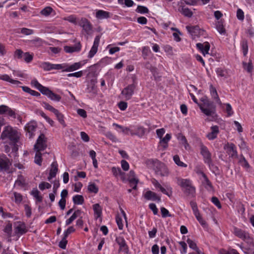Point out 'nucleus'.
Masks as SVG:
<instances>
[{
  "label": "nucleus",
  "mask_w": 254,
  "mask_h": 254,
  "mask_svg": "<svg viewBox=\"0 0 254 254\" xmlns=\"http://www.w3.org/2000/svg\"><path fill=\"white\" fill-rule=\"evenodd\" d=\"M1 139L4 140H9L13 143H16L19 139V134L18 132L10 126H7L4 127L0 136Z\"/></svg>",
  "instance_id": "obj_1"
},
{
  "label": "nucleus",
  "mask_w": 254,
  "mask_h": 254,
  "mask_svg": "<svg viewBox=\"0 0 254 254\" xmlns=\"http://www.w3.org/2000/svg\"><path fill=\"white\" fill-rule=\"evenodd\" d=\"M177 184L184 189L185 193L188 195L193 196L195 190L191 185V182L189 179H184L181 178H177Z\"/></svg>",
  "instance_id": "obj_2"
},
{
  "label": "nucleus",
  "mask_w": 254,
  "mask_h": 254,
  "mask_svg": "<svg viewBox=\"0 0 254 254\" xmlns=\"http://www.w3.org/2000/svg\"><path fill=\"white\" fill-rule=\"evenodd\" d=\"M200 100L203 103L198 104V105L201 111L206 116H213L215 114V108L212 106V104L205 97L202 98Z\"/></svg>",
  "instance_id": "obj_3"
},
{
  "label": "nucleus",
  "mask_w": 254,
  "mask_h": 254,
  "mask_svg": "<svg viewBox=\"0 0 254 254\" xmlns=\"http://www.w3.org/2000/svg\"><path fill=\"white\" fill-rule=\"evenodd\" d=\"M153 164L154 169L157 175L161 176H168L169 175V170L165 164L157 160H155Z\"/></svg>",
  "instance_id": "obj_4"
},
{
  "label": "nucleus",
  "mask_w": 254,
  "mask_h": 254,
  "mask_svg": "<svg viewBox=\"0 0 254 254\" xmlns=\"http://www.w3.org/2000/svg\"><path fill=\"white\" fill-rule=\"evenodd\" d=\"M46 138L44 134H41L38 138L36 144L34 145V150L36 151L44 150L47 147Z\"/></svg>",
  "instance_id": "obj_5"
},
{
  "label": "nucleus",
  "mask_w": 254,
  "mask_h": 254,
  "mask_svg": "<svg viewBox=\"0 0 254 254\" xmlns=\"http://www.w3.org/2000/svg\"><path fill=\"white\" fill-rule=\"evenodd\" d=\"M135 88V84L133 83L128 85L122 90V94L126 100H129L131 98Z\"/></svg>",
  "instance_id": "obj_6"
},
{
  "label": "nucleus",
  "mask_w": 254,
  "mask_h": 254,
  "mask_svg": "<svg viewBox=\"0 0 254 254\" xmlns=\"http://www.w3.org/2000/svg\"><path fill=\"white\" fill-rule=\"evenodd\" d=\"M200 153L203 156L205 163H207L209 165L211 164V155L207 148L203 144L200 145Z\"/></svg>",
  "instance_id": "obj_7"
},
{
  "label": "nucleus",
  "mask_w": 254,
  "mask_h": 254,
  "mask_svg": "<svg viewBox=\"0 0 254 254\" xmlns=\"http://www.w3.org/2000/svg\"><path fill=\"white\" fill-rule=\"evenodd\" d=\"M83 30L87 34H90L92 32V26L89 21L85 18H82L78 23Z\"/></svg>",
  "instance_id": "obj_8"
},
{
  "label": "nucleus",
  "mask_w": 254,
  "mask_h": 254,
  "mask_svg": "<svg viewBox=\"0 0 254 254\" xmlns=\"http://www.w3.org/2000/svg\"><path fill=\"white\" fill-rule=\"evenodd\" d=\"M14 227L16 234L21 235L27 232V229L24 222L17 221L14 223Z\"/></svg>",
  "instance_id": "obj_9"
},
{
  "label": "nucleus",
  "mask_w": 254,
  "mask_h": 254,
  "mask_svg": "<svg viewBox=\"0 0 254 254\" xmlns=\"http://www.w3.org/2000/svg\"><path fill=\"white\" fill-rule=\"evenodd\" d=\"M224 149L226 152L231 157L233 158L237 157V153L236 151V146L233 143H227L225 145Z\"/></svg>",
  "instance_id": "obj_10"
},
{
  "label": "nucleus",
  "mask_w": 254,
  "mask_h": 254,
  "mask_svg": "<svg viewBox=\"0 0 254 254\" xmlns=\"http://www.w3.org/2000/svg\"><path fill=\"white\" fill-rule=\"evenodd\" d=\"M10 165L11 162L5 155L0 156V171L8 170Z\"/></svg>",
  "instance_id": "obj_11"
},
{
  "label": "nucleus",
  "mask_w": 254,
  "mask_h": 254,
  "mask_svg": "<svg viewBox=\"0 0 254 254\" xmlns=\"http://www.w3.org/2000/svg\"><path fill=\"white\" fill-rule=\"evenodd\" d=\"M116 241L117 244L119 245L120 248L119 252L121 251L124 252L126 253H127L128 251V247L126 243L125 239L122 237H118L116 238Z\"/></svg>",
  "instance_id": "obj_12"
},
{
  "label": "nucleus",
  "mask_w": 254,
  "mask_h": 254,
  "mask_svg": "<svg viewBox=\"0 0 254 254\" xmlns=\"http://www.w3.org/2000/svg\"><path fill=\"white\" fill-rule=\"evenodd\" d=\"M100 39V36H97L95 38L93 45L92 46L88 56L89 58H92L97 53Z\"/></svg>",
  "instance_id": "obj_13"
},
{
  "label": "nucleus",
  "mask_w": 254,
  "mask_h": 254,
  "mask_svg": "<svg viewBox=\"0 0 254 254\" xmlns=\"http://www.w3.org/2000/svg\"><path fill=\"white\" fill-rule=\"evenodd\" d=\"M42 94L46 95L53 101L59 102L61 99V97L59 95L54 93L47 87Z\"/></svg>",
  "instance_id": "obj_14"
},
{
  "label": "nucleus",
  "mask_w": 254,
  "mask_h": 254,
  "mask_svg": "<svg viewBox=\"0 0 254 254\" xmlns=\"http://www.w3.org/2000/svg\"><path fill=\"white\" fill-rule=\"evenodd\" d=\"M234 233L236 236L243 240H248L250 239L249 234L240 229L234 228Z\"/></svg>",
  "instance_id": "obj_15"
},
{
  "label": "nucleus",
  "mask_w": 254,
  "mask_h": 254,
  "mask_svg": "<svg viewBox=\"0 0 254 254\" xmlns=\"http://www.w3.org/2000/svg\"><path fill=\"white\" fill-rule=\"evenodd\" d=\"M64 50L66 53H72L73 52H78L80 51L81 45L80 42H78L73 46H65L64 47Z\"/></svg>",
  "instance_id": "obj_16"
},
{
  "label": "nucleus",
  "mask_w": 254,
  "mask_h": 254,
  "mask_svg": "<svg viewBox=\"0 0 254 254\" xmlns=\"http://www.w3.org/2000/svg\"><path fill=\"white\" fill-rule=\"evenodd\" d=\"M37 127V124L34 122L28 123L25 126V129L28 133L29 137L31 138L33 135V132Z\"/></svg>",
  "instance_id": "obj_17"
},
{
  "label": "nucleus",
  "mask_w": 254,
  "mask_h": 254,
  "mask_svg": "<svg viewBox=\"0 0 254 254\" xmlns=\"http://www.w3.org/2000/svg\"><path fill=\"white\" fill-rule=\"evenodd\" d=\"M196 47L201 52L204 56L208 54V51L210 49V45L208 42L197 43L196 44Z\"/></svg>",
  "instance_id": "obj_18"
},
{
  "label": "nucleus",
  "mask_w": 254,
  "mask_h": 254,
  "mask_svg": "<svg viewBox=\"0 0 254 254\" xmlns=\"http://www.w3.org/2000/svg\"><path fill=\"white\" fill-rule=\"evenodd\" d=\"M144 198L147 200H151L153 201L157 200L160 201L161 200L160 197L157 196V194L151 190H148L146 192L144 195Z\"/></svg>",
  "instance_id": "obj_19"
},
{
  "label": "nucleus",
  "mask_w": 254,
  "mask_h": 254,
  "mask_svg": "<svg viewBox=\"0 0 254 254\" xmlns=\"http://www.w3.org/2000/svg\"><path fill=\"white\" fill-rule=\"evenodd\" d=\"M51 169L48 180L50 181L52 178L56 177L58 171V164L56 162H54L51 166Z\"/></svg>",
  "instance_id": "obj_20"
},
{
  "label": "nucleus",
  "mask_w": 254,
  "mask_h": 254,
  "mask_svg": "<svg viewBox=\"0 0 254 254\" xmlns=\"http://www.w3.org/2000/svg\"><path fill=\"white\" fill-rule=\"evenodd\" d=\"M218 133V127L217 126H212L211 127V132L207 134V137L209 140H213L217 137Z\"/></svg>",
  "instance_id": "obj_21"
},
{
  "label": "nucleus",
  "mask_w": 254,
  "mask_h": 254,
  "mask_svg": "<svg viewBox=\"0 0 254 254\" xmlns=\"http://www.w3.org/2000/svg\"><path fill=\"white\" fill-rule=\"evenodd\" d=\"M146 129L143 127H137L136 131L133 132L132 130L130 131V135L132 136L137 135L139 137H142L145 133Z\"/></svg>",
  "instance_id": "obj_22"
},
{
  "label": "nucleus",
  "mask_w": 254,
  "mask_h": 254,
  "mask_svg": "<svg viewBox=\"0 0 254 254\" xmlns=\"http://www.w3.org/2000/svg\"><path fill=\"white\" fill-rule=\"evenodd\" d=\"M171 138V134L167 133L164 137L161 138L159 144L161 147H162L163 149H165L168 147V142L170 140Z\"/></svg>",
  "instance_id": "obj_23"
},
{
  "label": "nucleus",
  "mask_w": 254,
  "mask_h": 254,
  "mask_svg": "<svg viewBox=\"0 0 254 254\" xmlns=\"http://www.w3.org/2000/svg\"><path fill=\"white\" fill-rule=\"evenodd\" d=\"M200 174H201L202 177L203 178V181L202 183L204 186L205 188L208 190H211L213 189L212 184L211 182L209 181L205 174L202 172H200Z\"/></svg>",
  "instance_id": "obj_24"
},
{
  "label": "nucleus",
  "mask_w": 254,
  "mask_h": 254,
  "mask_svg": "<svg viewBox=\"0 0 254 254\" xmlns=\"http://www.w3.org/2000/svg\"><path fill=\"white\" fill-rule=\"evenodd\" d=\"M151 182L152 184L156 188H159L161 192H162L163 193L169 196H170L172 193V191L171 190L170 194L166 190L162 187V186L160 184V183L156 180V179H152L151 181ZM170 190H171V188H170Z\"/></svg>",
  "instance_id": "obj_25"
},
{
  "label": "nucleus",
  "mask_w": 254,
  "mask_h": 254,
  "mask_svg": "<svg viewBox=\"0 0 254 254\" xmlns=\"http://www.w3.org/2000/svg\"><path fill=\"white\" fill-rule=\"evenodd\" d=\"M0 79L5 81L9 82L12 84L18 85L21 82L18 80H14L11 78L7 74L0 75Z\"/></svg>",
  "instance_id": "obj_26"
},
{
  "label": "nucleus",
  "mask_w": 254,
  "mask_h": 254,
  "mask_svg": "<svg viewBox=\"0 0 254 254\" xmlns=\"http://www.w3.org/2000/svg\"><path fill=\"white\" fill-rule=\"evenodd\" d=\"M210 94L212 97L216 100V101L219 104H221V101L219 98L218 95L217 91L216 88L212 86V85H210Z\"/></svg>",
  "instance_id": "obj_27"
},
{
  "label": "nucleus",
  "mask_w": 254,
  "mask_h": 254,
  "mask_svg": "<svg viewBox=\"0 0 254 254\" xmlns=\"http://www.w3.org/2000/svg\"><path fill=\"white\" fill-rule=\"evenodd\" d=\"M96 17L98 19L108 18L110 17V13L107 11L98 10L96 13Z\"/></svg>",
  "instance_id": "obj_28"
},
{
  "label": "nucleus",
  "mask_w": 254,
  "mask_h": 254,
  "mask_svg": "<svg viewBox=\"0 0 254 254\" xmlns=\"http://www.w3.org/2000/svg\"><path fill=\"white\" fill-rule=\"evenodd\" d=\"M81 66V64L80 62L75 63L73 64L66 67L64 70L67 72L73 71L79 69Z\"/></svg>",
  "instance_id": "obj_29"
},
{
  "label": "nucleus",
  "mask_w": 254,
  "mask_h": 254,
  "mask_svg": "<svg viewBox=\"0 0 254 254\" xmlns=\"http://www.w3.org/2000/svg\"><path fill=\"white\" fill-rule=\"evenodd\" d=\"M216 28L221 34H224L226 32L223 22L221 20L218 21L216 23Z\"/></svg>",
  "instance_id": "obj_30"
},
{
  "label": "nucleus",
  "mask_w": 254,
  "mask_h": 254,
  "mask_svg": "<svg viewBox=\"0 0 254 254\" xmlns=\"http://www.w3.org/2000/svg\"><path fill=\"white\" fill-rule=\"evenodd\" d=\"M113 126H115L120 129H121L122 130V132L126 134V135H128L129 134H130V131H131L132 130H131L128 127H123V126H122L121 125H119L117 124H116V123H114L113 124Z\"/></svg>",
  "instance_id": "obj_31"
},
{
  "label": "nucleus",
  "mask_w": 254,
  "mask_h": 254,
  "mask_svg": "<svg viewBox=\"0 0 254 254\" xmlns=\"http://www.w3.org/2000/svg\"><path fill=\"white\" fill-rule=\"evenodd\" d=\"M31 84L34 85L37 89H38L42 93L44 92L47 87L43 86L40 84L37 80L34 79L31 81Z\"/></svg>",
  "instance_id": "obj_32"
},
{
  "label": "nucleus",
  "mask_w": 254,
  "mask_h": 254,
  "mask_svg": "<svg viewBox=\"0 0 254 254\" xmlns=\"http://www.w3.org/2000/svg\"><path fill=\"white\" fill-rule=\"evenodd\" d=\"M181 12L185 16L191 17L192 15V12L188 8L185 6H181Z\"/></svg>",
  "instance_id": "obj_33"
},
{
  "label": "nucleus",
  "mask_w": 254,
  "mask_h": 254,
  "mask_svg": "<svg viewBox=\"0 0 254 254\" xmlns=\"http://www.w3.org/2000/svg\"><path fill=\"white\" fill-rule=\"evenodd\" d=\"M173 160L176 163V165H177L179 167H187V165L182 161H181L180 157L178 155H175L173 156Z\"/></svg>",
  "instance_id": "obj_34"
},
{
  "label": "nucleus",
  "mask_w": 254,
  "mask_h": 254,
  "mask_svg": "<svg viewBox=\"0 0 254 254\" xmlns=\"http://www.w3.org/2000/svg\"><path fill=\"white\" fill-rule=\"evenodd\" d=\"M53 11H54L51 7L47 6L40 11V13L45 16H48L50 15Z\"/></svg>",
  "instance_id": "obj_35"
},
{
  "label": "nucleus",
  "mask_w": 254,
  "mask_h": 254,
  "mask_svg": "<svg viewBox=\"0 0 254 254\" xmlns=\"http://www.w3.org/2000/svg\"><path fill=\"white\" fill-rule=\"evenodd\" d=\"M188 32L191 34L192 36L195 35L199 30L198 26H187Z\"/></svg>",
  "instance_id": "obj_36"
},
{
  "label": "nucleus",
  "mask_w": 254,
  "mask_h": 254,
  "mask_svg": "<svg viewBox=\"0 0 254 254\" xmlns=\"http://www.w3.org/2000/svg\"><path fill=\"white\" fill-rule=\"evenodd\" d=\"M57 117V119L58 120L59 122L64 126L65 127V124L64 121V115L61 113L58 110L56 111V112L54 114Z\"/></svg>",
  "instance_id": "obj_37"
},
{
  "label": "nucleus",
  "mask_w": 254,
  "mask_h": 254,
  "mask_svg": "<svg viewBox=\"0 0 254 254\" xmlns=\"http://www.w3.org/2000/svg\"><path fill=\"white\" fill-rule=\"evenodd\" d=\"M31 194L36 199L38 202H41L43 198L40 195V192L37 189H34L31 192Z\"/></svg>",
  "instance_id": "obj_38"
},
{
  "label": "nucleus",
  "mask_w": 254,
  "mask_h": 254,
  "mask_svg": "<svg viewBox=\"0 0 254 254\" xmlns=\"http://www.w3.org/2000/svg\"><path fill=\"white\" fill-rule=\"evenodd\" d=\"M73 201L75 204H82L84 202L83 197L81 195H76L73 197Z\"/></svg>",
  "instance_id": "obj_39"
},
{
  "label": "nucleus",
  "mask_w": 254,
  "mask_h": 254,
  "mask_svg": "<svg viewBox=\"0 0 254 254\" xmlns=\"http://www.w3.org/2000/svg\"><path fill=\"white\" fill-rule=\"evenodd\" d=\"M12 231V224L11 223H8L3 229V231L5 233L8 238L11 237Z\"/></svg>",
  "instance_id": "obj_40"
},
{
  "label": "nucleus",
  "mask_w": 254,
  "mask_h": 254,
  "mask_svg": "<svg viewBox=\"0 0 254 254\" xmlns=\"http://www.w3.org/2000/svg\"><path fill=\"white\" fill-rule=\"evenodd\" d=\"M22 58L26 63H29L33 59V55L30 54L29 52H26L23 54Z\"/></svg>",
  "instance_id": "obj_41"
},
{
  "label": "nucleus",
  "mask_w": 254,
  "mask_h": 254,
  "mask_svg": "<svg viewBox=\"0 0 254 254\" xmlns=\"http://www.w3.org/2000/svg\"><path fill=\"white\" fill-rule=\"evenodd\" d=\"M40 67L43 68L44 70L48 71L50 70L51 69H53L52 68V64H51L48 62H43L42 63L40 64Z\"/></svg>",
  "instance_id": "obj_42"
},
{
  "label": "nucleus",
  "mask_w": 254,
  "mask_h": 254,
  "mask_svg": "<svg viewBox=\"0 0 254 254\" xmlns=\"http://www.w3.org/2000/svg\"><path fill=\"white\" fill-rule=\"evenodd\" d=\"M42 161V154L40 151H36L34 162L36 164L39 165V166L41 165V163Z\"/></svg>",
  "instance_id": "obj_43"
},
{
  "label": "nucleus",
  "mask_w": 254,
  "mask_h": 254,
  "mask_svg": "<svg viewBox=\"0 0 254 254\" xmlns=\"http://www.w3.org/2000/svg\"><path fill=\"white\" fill-rule=\"evenodd\" d=\"M88 190L90 192L96 193L98 191V188L94 183H90L88 186Z\"/></svg>",
  "instance_id": "obj_44"
},
{
  "label": "nucleus",
  "mask_w": 254,
  "mask_h": 254,
  "mask_svg": "<svg viewBox=\"0 0 254 254\" xmlns=\"http://www.w3.org/2000/svg\"><path fill=\"white\" fill-rule=\"evenodd\" d=\"M190 248L195 250L198 254L200 253L199 250L197 247L196 244L190 239H188L187 241Z\"/></svg>",
  "instance_id": "obj_45"
},
{
  "label": "nucleus",
  "mask_w": 254,
  "mask_h": 254,
  "mask_svg": "<svg viewBox=\"0 0 254 254\" xmlns=\"http://www.w3.org/2000/svg\"><path fill=\"white\" fill-rule=\"evenodd\" d=\"M194 215L196 219L203 227H205L207 226L206 222L203 219L199 212L194 214Z\"/></svg>",
  "instance_id": "obj_46"
},
{
  "label": "nucleus",
  "mask_w": 254,
  "mask_h": 254,
  "mask_svg": "<svg viewBox=\"0 0 254 254\" xmlns=\"http://www.w3.org/2000/svg\"><path fill=\"white\" fill-rule=\"evenodd\" d=\"M243 67L249 72H251L253 70L252 63L251 61H250L248 63L243 62Z\"/></svg>",
  "instance_id": "obj_47"
},
{
  "label": "nucleus",
  "mask_w": 254,
  "mask_h": 254,
  "mask_svg": "<svg viewBox=\"0 0 254 254\" xmlns=\"http://www.w3.org/2000/svg\"><path fill=\"white\" fill-rule=\"evenodd\" d=\"M93 209L97 217L100 216L101 214V208L99 204H95L93 205Z\"/></svg>",
  "instance_id": "obj_48"
},
{
  "label": "nucleus",
  "mask_w": 254,
  "mask_h": 254,
  "mask_svg": "<svg viewBox=\"0 0 254 254\" xmlns=\"http://www.w3.org/2000/svg\"><path fill=\"white\" fill-rule=\"evenodd\" d=\"M239 163L242 166L245 167L246 169H249L250 168V165L249 163L245 159V158L243 156L241 157V158L240 159Z\"/></svg>",
  "instance_id": "obj_49"
},
{
  "label": "nucleus",
  "mask_w": 254,
  "mask_h": 254,
  "mask_svg": "<svg viewBox=\"0 0 254 254\" xmlns=\"http://www.w3.org/2000/svg\"><path fill=\"white\" fill-rule=\"evenodd\" d=\"M51 185L50 184L45 182L41 183L39 185V189L42 190H43L45 189H50L51 188Z\"/></svg>",
  "instance_id": "obj_50"
},
{
  "label": "nucleus",
  "mask_w": 254,
  "mask_h": 254,
  "mask_svg": "<svg viewBox=\"0 0 254 254\" xmlns=\"http://www.w3.org/2000/svg\"><path fill=\"white\" fill-rule=\"evenodd\" d=\"M43 107L46 109L51 111L54 114H55V113L56 112V111L58 110L57 109L54 108L52 106L46 102L43 103Z\"/></svg>",
  "instance_id": "obj_51"
},
{
  "label": "nucleus",
  "mask_w": 254,
  "mask_h": 254,
  "mask_svg": "<svg viewBox=\"0 0 254 254\" xmlns=\"http://www.w3.org/2000/svg\"><path fill=\"white\" fill-rule=\"evenodd\" d=\"M136 11L140 13H146L148 12V9L144 6L138 5Z\"/></svg>",
  "instance_id": "obj_52"
},
{
  "label": "nucleus",
  "mask_w": 254,
  "mask_h": 254,
  "mask_svg": "<svg viewBox=\"0 0 254 254\" xmlns=\"http://www.w3.org/2000/svg\"><path fill=\"white\" fill-rule=\"evenodd\" d=\"M20 33L25 35H29L33 33V30L26 28H22L20 29Z\"/></svg>",
  "instance_id": "obj_53"
},
{
  "label": "nucleus",
  "mask_w": 254,
  "mask_h": 254,
  "mask_svg": "<svg viewBox=\"0 0 254 254\" xmlns=\"http://www.w3.org/2000/svg\"><path fill=\"white\" fill-rule=\"evenodd\" d=\"M66 238L64 236L63 239L60 241L59 244V246L60 248L63 249H66V246L67 243V241L66 240Z\"/></svg>",
  "instance_id": "obj_54"
},
{
  "label": "nucleus",
  "mask_w": 254,
  "mask_h": 254,
  "mask_svg": "<svg viewBox=\"0 0 254 254\" xmlns=\"http://www.w3.org/2000/svg\"><path fill=\"white\" fill-rule=\"evenodd\" d=\"M64 20L75 24L77 23L76 17L72 15L65 17Z\"/></svg>",
  "instance_id": "obj_55"
},
{
  "label": "nucleus",
  "mask_w": 254,
  "mask_h": 254,
  "mask_svg": "<svg viewBox=\"0 0 254 254\" xmlns=\"http://www.w3.org/2000/svg\"><path fill=\"white\" fill-rule=\"evenodd\" d=\"M106 136L112 140L113 142H116L118 141V139L117 137L111 132H108L106 134Z\"/></svg>",
  "instance_id": "obj_56"
},
{
  "label": "nucleus",
  "mask_w": 254,
  "mask_h": 254,
  "mask_svg": "<svg viewBox=\"0 0 254 254\" xmlns=\"http://www.w3.org/2000/svg\"><path fill=\"white\" fill-rule=\"evenodd\" d=\"M164 51L169 55L174 54L173 48L169 45H166L164 47Z\"/></svg>",
  "instance_id": "obj_57"
},
{
  "label": "nucleus",
  "mask_w": 254,
  "mask_h": 254,
  "mask_svg": "<svg viewBox=\"0 0 254 254\" xmlns=\"http://www.w3.org/2000/svg\"><path fill=\"white\" fill-rule=\"evenodd\" d=\"M24 209L25 211V214L27 217H30L31 215V208L27 204L24 205Z\"/></svg>",
  "instance_id": "obj_58"
},
{
  "label": "nucleus",
  "mask_w": 254,
  "mask_h": 254,
  "mask_svg": "<svg viewBox=\"0 0 254 254\" xmlns=\"http://www.w3.org/2000/svg\"><path fill=\"white\" fill-rule=\"evenodd\" d=\"M112 172L113 175L115 176L121 175L122 174V171L120 168L113 167L112 168Z\"/></svg>",
  "instance_id": "obj_59"
},
{
  "label": "nucleus",
  "mask_w": 254,
  "mask_h": 254,
  "mask_svg": "<svg viewBox=\"0 0 254 254\" xmlns=\"http://www.w3.org/2000/svg\"><path fill=\"white\" fill-rule=\"evenodd\" d=\"M14 196L15 198V202L17 203H19L22 200V196L19 193L14 192Z\"/></svg>",
  "instance_id": "obj_60"
},
{
  "label": "nucleus",
  "mask_w": 254,
  "mask_h": 254,
  "mask_svg": "<svg viewBox=\"0 0 254 254\" xmlns=\"http://www.w3.org/2000/svg\"><path fill=\"white\" fill-rule=\"evenodd\" d=\"M116 222L119 229L122 230L123 228V224L122 218L119 216L116 217Z\"/></svg>",
  "instance_id": "obj_61"
},
{
  "label": "nucleus",
  "mask_w": 254,
  "mask_h": 254,
  "mask_svg": "<svg viewBox=\"0 0 254 254\" xmlns=\"http://www.w3.org/2000/svg\"><path fill=\"white\" fill-rule=\"evenodd\" d=\"M190 205L191 207L194 215L199 212L197 208V204L195 202L191 201L190 202Z\"/></svg>",
  "instance_id": "obj_62"
},
{
  "label": "nucleus",
  "mask_w": 254,
  "mask_h": 254,
  "mask_svg": "<svg viewBox=\"0 0 254 254\" xmlns=\"http://www.w3.org/2000/svg\"><path fill=\"white\" fill-rule=\"evenodd\" d=\"M217 74L218 76L221 77H226V71L221 68H218L216 70Z\"/></svg>",
  "instance_id": "obj_63"
},
{
  "label": "nucleus",
  "mask_w": 254,
  "mask_h": 254,
  "mask_svg": "<svg viewBox=\"0 0 254 254\" xmlns=\"http://www.w3.org/2000/svg\"><path fill=\"white\" fill-rule=\"evenodd\" d=\"M161 212L163 217H170L171 215L169 214V211L164 207L161 208Z\"/></svg>",
  "instance_id": "obj_64"
}]
</instances>
